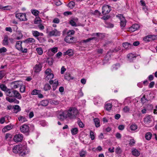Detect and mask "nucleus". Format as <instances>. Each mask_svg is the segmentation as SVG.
<instances>
[{
	"label": "nucleus",
	"mask_w": 157,
	"mask_h": 157,
	"mask_svg": "<svg viewBox=\"0 0 157 157\" xmlns=\"http://www.w3.org/2000/svg\"><path fill=\"white\" fill-rule=\"evenodd\" d=\"M26 148L25 146L22 145H16L13 149V151L15 153H19L22 156H24L26 154Z\"/></svg>",
	"instance_id": "f257e3e1"
},
{
	"label": "nucleus",
	"mask_w": 157,
	"mask_h": 157,
	"mask_svg": "<svg viewBox=\"0 0 157 157\" xmlns=\"http://www.w3.org/2000/svg\"><path fill=\"white\" fill-rule=\"evenodd\" d=\"M8 92V93L6 95L7 96H8L7 97L10 98L14 97L19 100L21 99L22 98L21 95L16 90L10 89Z\"/></svg>",
	"instance_id": "f03ea898"
},
{
	"label": "nucleus",
	"mask_w": 157,
	"mask_h": 157,
	"mask_svg": "<svg viewBox=\"0 0 157 157\" xmlns=\"http://www.w3.org/2000/svg\"><path fill=\"white\" fill-rule=\"evenodd\" d=\"M69 116V119H72L76 117L78 113V110L75 108H70L67 110Z\"/></svg>",
	"instance_id": "7ed1b4c3"
},
{
	"label": "nucleus",
	"mask_w": 157,
	"mask_h": 157,
	"mask_svg": "<svg viewBox=\"0 0 157 157\" xmlns=\"http://www.w3.org/2000/svg\"><path fill=\"white\" fill-rule=\"evenodd\" d=\"M67 110L64 111L61 113H60L58 116V118L61 121H63L67 118H69Z\"/></svg>",
	"instance_id": "20e7f679"
},
{
	"label": "nucleus",
	"mask_w": 157,
	"mask_h": 157,
	"mask_svg": "<svg viewBox=\"0 0 157 157\" xmlns=\"http://www.w3.org/2000/svg\"><path fill=\"white\" fill-rule=\"evenodd\" d=\"M45 79L47 80H51L53 78L54 75L52 73L51 70L49 68L46 70L45 71Z\"/></svg>",
	"instance_id": "39448f33"
},
{
	"label": "nucleus",
	"mask_w": 157,
	"mask_h": 157,
	"mask_svg": "<svg viewBox=\"0 0 157 157\" xmlns=\"http://www.w3.org/2000/svg\"><path fill=\"white\" fill-rule=\"evenodd\" d=\"M15 17L20 21H26L27 20L26 14L22 13H18L15 14Z\"/></svg>",
	"instance_id": "423d86ee"
},
{
	"label": "nucleus",
	"mask_w": 157,
	"mask_h": 157,
	"mask_svg": "<svg viewBox=\"0 0 157 157\" xmlns=\"http://www.w3.org/2000/svg\"><path fill=\"white\" fill-rule=\"evenodd\" d=\"M111 10V7L107 5H104L102 7V13L104 15H105L109 13Z\"/></svg>",
	"instance_id": "0eeeda50"
},
{
	"label": "nucleus",
	"mask_w": 157,
	"mask_h": 157,
	"mask_svg": "<svg viewBox=\"0 0 157 157\" xmlns=\"http://www.w3.org/2000/svg\"><path fill=\"white\" fill-rule=\"evenodd\" d=\"M47 33H48V34L50 36H59L60 34V32L58 31L56 29H54L49 32L48 29H47Z\"/></svg>",
	"instance_id": "6e6552de"
},
{
	"label": "nucleus",
	"mask_w": 157,
	"mask_h": 157,
	"mask_svg": "<svg viewBox=\"0 0 157 157\" xmlns=\"http://www.w3.org/2000/svg\"><path fill=\"white\" fill-rule=\"evenodd\" d=\"M21 132L24 133L28 132L29 130V127L26 124H24L20 127Z\"/></svg>",
	"instance_id": "1a4fd4ad"
},
{
	"label": "nucleus",
	"mask_w": 157,
	"mask_h": 157,
	"mask_svg": "<svg viewBox=\"0 0 157 157\" xmlns=\"http://www.w3.org/2000/svg\"><path fill=\"white\" fill-rule=\"evenodd\" d=\"M21 82L19 81H14L11 83V87L12 89H15L20 87L21 86Z\"/></svg>",
	"instance_id": "9d476101"
},
{
	"label": "nucleus",
	"mask_w": 157,
	"mask_h": 157,
	"mask_svg": "<svg viewBox=\"0 0 157 157\" xmlns=\"http://www.w3.org/2000/svg\"><path fill=\"white\" fill-rule=\"evenodd\" d=\"M23 136L22 134H16L14 137L13 140L16 142H21L23 140Z\"/></svg>",
	"instance_id": "9b49d317"
},
{
	"label": "nucleus",
	"mask_w": 157,
	"mask_h": 157,
	"mask_svg": "<svg viewBox=\"0 0 157 157\" xmlns=\"http://www.w3.org/2000/svg\"><path fill=\"white\" fill-rule=\"evenodd\" d=\"M78 22V19L76 17H74L71 18L70 20V24L73 26H77V23Z\"/></svg>",
	"instance_id": "f8f14e48"
},
{
	"label": "nucleus",
	"mask_w": 157,
	"mask_h": 157,
	"mask_svg": "<svg viewBox=\"0 0 157 157\" xmlns=\"http://www.w3.org/2000/svg\"><path fill=\"white\" fill-rule=\"evenodd\" d=\"M6 100L10 103L13 102L15 104H19V101L17 100L15 98H12L9 97H6Z\"/></svg>",
	"instance_id": "ddd939ff"
},
{
	"label": "nucleus",
	"mask_w": 157,
	"mask_h": 157,
	"mask_svg": "<svg viewBox=\"0 0 157 157\" xmlns=\"http://www.w3.org/2000/svg\"><path fill=\"white\" fill-rule=\"evenodd\" d=\"M32 34L33 36L36 39L39 36H43L44 34L41 33H40L37 31L32 30Z\"/></svg>",
	"instance_id": "4468645a"
},
{
	"label": "nucleus",
	"mask_w": 157,
	"mask_h": 157,
	"mask_svg": "<svg viewBox=\"0 0 157 157\" xmlns=\"http://www.w3.org/2000/svg\"><path fill=\"white\" fill-rule=\"evenodd\" d=\"M120 25L121 27H124L126 25V21L125 18L123 17V15H120Z\"/></svg>",
	"instance_id": "2eb2a0df"
},
{
	"label": "nucleus",
	"mask_w": 157,
	"mask_h": 157,
	"mask_svg": "<svg viewBox=\"0 0 157 157\" xmlns=\"http://www.w3.org/2000/svg\"><path fill=\"white\" fill-rule=\"evenodd\" d=\"M73 37L71 35H67L65 38L64 40L67 43H71L73 42Z\"/></svg>",
	"instance_id": "dca6fc26"
},
{
	"label": "nucleus",
	"mask_w": 157,
	"mask_h": 157,
	"mask_svg": "<svg viewBox=\"0 0 157 157\" xmlns=\"http://www.w3.org/2000/svg\"><path fill=\"white\" fill-rule=\"evenodd\" d=\"M49 83L50 84H53L52 88L53 90H55L57 86L58 85V81L57 80L56 81L54 82L53 80H50L49 81Z\"/></svg>",
	"instance_id": "f3484780"
},
{
	"label": "nucleus",
	"mask_w": 157,
	"mask_h": 157,
	"mask_svg": "<svg viewBox=\"0 0 157 157\" xmlns=\"http://www.w3.org/2000/svg\"><path fill=\"white\" fill-rule=\"evenodd\" d=\"M0 88L2 90L4 91L5 92L6 95L8 93V91H9L10 89L8 88L5 85L3 84H1L0 85Z\"/></svg>",
	"instance_id": "a211bd4d"
},
{
	"label": "nucleus",
	"mask_w": 157,
	"mask_h": 157,
	"mask_svg": "<svg viewBox=\"0 0 157 157\" xmlns=\"http://www.w3.org/2000/svg\"><path fill=\"white\" fill-rule=\"evenodd\" d=\"M42 68L41 65L40 64H36L34 67L35 72H38L41 70Z\"/></svg>",
	"instance_id": "6ab92c4d"
},
{
	"label": "nucleus",
	"mask_w": 157,
	"mask_h": 157,
	"mask_svg": "<svg viewBox=\"0 0 157 157\" xmlns=\"http://www.w3.org/2000/svg\"><path fill=\"white\" fill-rule=\"evenodd\" d=\"M139 28V26L137 24H134L132 25V26L129 28V29L130 31L132 32H134L137 29Z\"/></svg>",
	"instance_id": "aec40b11"
},
{
	"label": "nucleus",
	"mask_w": 157,
	"mask_h": 157,
	"mask_svg": "<svg viewBox=\"0 0 157 157\" xmlns=\"http://www.w3.org/2000/svg\"><path fill=\"white\" fill-rule=\"evenodd\" d=\"M122 45L124 49L127 50L131 49L132 47V44L128 42L123 43Z\"/></svg>",
	"instance_id": "412c9836"
},
{
	"label": "nucleus",
	"mask_w": 157,
	"mask_h": 157,
	"mask_svg": "<svg viewBox=\"0 0 157 157\" xmlns=\"http://www.w3.org/2000/svg\"><path fill=\"white\" fill-rule=\"evenodd\" d=\"M35 40L33 38H28L23 41V42L24 43L30 44L31 43H34L35 42Z\"/></svg>",
	"instance_id": "4be33fe9"
},
{
	"label": "nucleus",
	"mask_w": 157,
	"mask_h": 157,
	"mask_svg": "<svg viewBox=\"0 0 157 157\" xmlns=\"http://www.w3.org/2000/svg\"><path fill=\"white\" fill-rule=\"evenodd\" d=\"M48 104V101L47 100H43L41 101L39 104H38V106L41 105L42 106H47Z\"/></svg>",
	"instance_id": "5701e85b"
},
{
	"label": "nucleus",
	"mask_w": 157,
	"mask_h": 157,
	"mask_svg": "<svg viewBox=\"0 0 157 157\" xmlns=\"http://www.w3.org/2000/svg\"><path fill=\"white\" fill-rule=\"evenodd\" d=\"M13 128V126L10 125H9L6 126L4 128L2 131L4 132H5L7 131L8 130H10Z\"/></svg>",
	"instance_id": "b1692460"
},
{
	"label": "nucleus",
	"mask_w": 157,
	"mask_h": 157,
	"mask_svg": "<svg viewBox=\"0 0 157 157\" xmlns=\"http://www.w3.org/2000/svg\"><path fill=\"white\" fill-rule=\"evenodd\" d=\"M22 43V42L21 41H19L17 42L15 46L16 48L19 50H20L22 49L21 44Z\"/></svg>",
	"instance_id": "393cba45"
},
{
	"label": "nucleus",
	"mask_w": 157,
	"mask_h": 157,
	"mask_svg": "<svg viewBox=\"0 0 157 157\" xmlns=\"http://www.w3.org/2000/svg\"><path fill=\"white\" fill-rule=\"evenodd\" d=\"M18 118L19 121L21 123L27 121L26 118L24 116H19Z\"/></svg>",
	"instance_id": "a878e982"
},
{
	"label": "nucleus",
	"mask_w": 157,
	"mask_h": 157,
	"mask_svg": "<svg viewBox=\"0 0 157 157\" xmlns=\"http://www.w3.org/2000/svg\"><path fill=\"white\" fill-rule=\"evenodd\" d=\"M17 36L16 37V40H20L21 39L23 36V35L21 31H17Z\"/></svg>",
	"instance_id": "bb28decb"
},
{
	"label": "nucleus",
	"mask_w": 157,
	"mask_h": 157,
	"mask_svg": "<svg viewBox=\"0 0 157 157\" xmlns=\"http://www.w3.org/2000/svg\"><path fill=\"white\" fill-rule=\"evenodd\" d=\"M64 55H68L69 56H72L73 55V51L71 49H69L64 53Z\"/></svg>",
	"instance_id": "cd10ccee"
},
{
	"label": "nucleus",
	"mask_w": 157,
	"mask_h": 157,
	"mask_svg": "<svg viewBox=\"0 0 157 157\" xmlns=\"http://www.w3.org/2000/svg\"><path fill=\"white\" fill-rule=\"evenodd\" d=\"M8 44L9 42L8 40V36H5L3 40L2 44L4 45H8Z\"/></svg>",
	"instance_id": "c85d7f7f"
},
{
	"label": "nucleus",
	"mask_w": 157,
	"mask_h": 157,
	"mask_svg": "<svg viewBox=\"0 0 157 157\" xmlns=\"http://www.w3.org/2000/svg\"><path fill=\"white\" fill-rule=\"evenodd\" d=\"M94 122L96 127H98L100 126V121L98 118H95L94 119Z\"/></svg>",
	"instance_id": "c756f323"
},
{
	"label": "nucleus",
	"mask_w": 157,
	"mask_h": 157,
	"mask_svg": "<svg viewBox=\"0 0 157 157\" xmlns=\"http://www.w3.org/2000/svg\"><path fill=\"white\" fill-rule=\"evenodd\" d=\"M132 153L133 155L136 156H139L140 154L139 151L136 149L133 150L132 151Z\"/></svg>",
	"instance_id": "7c9ffc66"
},
{
	"label": "nucleus",
	"mask_w": 157,
	"mask_h": 157,
	"mask_svg": "<svg viewBox=\"0 0 157 157\" xmlns=\"http://www.w3.org/2000/svg\"><path fill=\"white\" fill-rule=\"evenodd\" d=\"M152 136V134L150 132H147L145 136V138L147 140H149L151 138Z\"/></svg>",
	"instance_id": "2f4dec72"
},
{
	"label": "nucleus",
	"mask_w": 157,
	"mask_h": 157,
	"mask_svg": "<svg viewBox=\"0 0 157 157\" xmlns=\"http://www.w3.org/2000/svg\"><path fill=\"white\" fill-rule=\"evenodd\" d=\"M65 78L68 80L73 79V78L71 77L70 74L69 73H66L65 76Z\"/></svg>",
	"instance_id": "473e14b6"
},
{
	"label": "nucleus",
	"mask_w": 157,
	"mask_h": 157,
	"mask_svg": "<svg viewBox=\"0 0 157 157\" xmlns=\"http://www.w3.org/2000/svg\"><path fill=\"white\" fill-rule=\"evenodd\" d=\"M71 133L73 135L77 134L78 132V128H72L71 130Z\"/></svg>",
	"instance_id": "72a5a7b5"
},
{
	"label": "nucleus",
	"mask_w": 157,
	"mask_h": 157,
	"mask_svg": "<svg viewBox=\"0 0 157 157\" xmlns=\"http://www.w3.org/2000/svg\"><path fill=\"white\" fill-rule=\"evenodd\" d=\"M143 40L146 42L151 41L150 35H147L143 38Z\"/></svg>",
	"instance_id": "f704fd0d"
},
{
	"label": "nucleus",
	"mask_w": 157,
	"mask_h": 157,
	"mask_svg": "<svg viewBox=\"0 0 157 157\" xmlns=\"http://www.w3.org/2000/svg\"><path fill=\"white\" fill-rule=\"evenodd\" d=\"M75 2L71 1L68 4V6L71 9H72L75 7Z\"/></svg>",
	"instance_id": "c9c22d12"
},
{
	"label": "nucleus",
	"mask_w": 157,
	"mask_h": 157,
	"mask_svg": "<svg viewBox=\"0 0 157 157\" xmlns=\"http://www.w3.org/2000/svg\"><path fill=\"white\" fill-rule=\"evenodd\" d=\"M137 126L135 124H132L130 126V128L132 131H135L137 128Z\"/></svg>",
	"instance_id": "e433bc0d"
},
{
	"label": "nucleus",
	"mask_w": 157,
	"mask_h": 157,
	"mask_svg": "<svg viewBox=\"0 0 157 157\" xmlns=\"http://www.w3.org/2000/svg\"><path fill=\"white\" fill-rule=\"evenodd\" d=\"M31 12L35 16H37L39 13V11L36 10H31Z\"/></svg>",
	"instance_id": "4c0bfd02"
},
{
	"label": "nucleus",
	"mask_w": 157,
	"mask_h": 157,
	"mask_svg": "<svg viewBox=\"0 0 157 157\" xmlns=\"http://www.w3.org/2000/svg\"><path fill=\"white\" fill-rule=\"evenodd\" d=\"M112 107V104L111 103H108L105 105V108L106 110H109L111 109Z\"/></svg>",
	"instance_id": "58836bf2"
},
{
	"label": "nucleus",
	"mask_w": 157,
	"mask_h": 157,
	"mask_svg": "<svg viewBox=\"0 0 157 157\" xmlns=\"http://www.w3.org/2000/svg\"><path fill=\"white\" fill-rule=\"evenodd\" d=\"M40 91L39 90L35 89L33 90L31 94L33 95H38L39 93H40Z\"/></svg>",
	"instance_id": "ea45409f"
},
{
	"label": "nucleus",
	"mask_w": 157,
	"mask_h": 157,
	"mask_svg": "<svg viewBox=\"0 0 157 157\" xmlns=\"http://www.w3.org/2000/svg\"><path fill=\"white\" fill-rule=\"evenodd\" d=\"M44 90L47 91L51 89V86L49 84H47L44 85Z\"/></svg>",
	"instance_id": "a19ab883"
},
{
	"label": "nucleus",
	"mask_w": 157,
	"mask_h": 157,
	"mask_svg": "<svg viewBox=\"0 0 157 157\" xmlns=\"http://www.w3.org/2000/svg\"><path fill=\"white\" fill-rule=\"evenodd\" d=\"M20 91L21 93H24L25 91V86L24 85H23L22 84H21V86H20Z\"/></svg>",
	"instance_id": "79ce46f5"
},
{
	"label": "nucleus",
	"mask_w": 157,
	"mask_h": 157,
	"mask_svg": "<svg viewBox=\"0 0 157 157\" xmlns=\"http://www.w3.org/2000/svg\"><path fill=\"white\" fill-rule=\"evenodd\" d=\"M37 39L40 43L44 42L46 40L44 38L41 37H38Z\"/></svg>",
	"instance_id": "37998d69"
},
{
	"label": "nucleus",
	"mask_w": 157,
	"mask_h": 157,
	"mask_svg": "<svg viewBox=\"0 0 157 157\" xmlns=\"http://www.w3.org/2000/svg\"><path fill=\"white\" fill-rule=\"evenodd\" d=\"M86 151H84L83 150H82L80 152V155L81 157H84L86 154Z\"/></svg>",
	"instance_id": "c03bdc74"
},
{
	"label": "nucleus",
	"mask_w": 157,
	"mask_h": 157,
	"mask_svg": "<svg viewBox=\"0 0 157 157\" xmlns=\"http://www.w3.org/2000/svg\"><path fill=\"white\" fill-rule=\"evenodd\" d=\"M141 101L142 103L144 104L148 100L145 98V95H144L141 99Z\"/></svg>",
	"instance_id": "a18cd8bd"
},
{
	"label": "nucleus",
	"mask_w": 157,
	"mask_h": 157,
	"mask_svg": "<svg viewBox=\"0 0 157 157\" xmlns=\"http://www.w3.org/2000/svg\"><path fill=\"white\" fill-rule=\"evenodd\" d=\"M121 48L120 47H116L115 49H114L110 51V52L111 53H112L113 52H117L121 50Z\"/></svg>",
	"instance_id": "49530a36"
},
{
	"label": "nucleus",
	"mask_w": 157,
	"mask_h": 157,
	"mask_svg": "<svg viewBox=\"0 0 157 157\" xmlns=\"http://www.w3.org/2000/svg\"><path fill=\"white\" fill-rule=\"evenodd\" d=\"M36 51L39 55H41L43 54V51L41 48H36Z\"/></svg>",
	"instance_id": "de8ad7c7"
},
{
	"label": "nucleus",
	"mask_w": 157,
	"mask_h": 157,
	"mask_svg": "<svg viewBox=\"0 0 157 157\" xmlns=\"http://www.w3.org/2000/svg\"><path fill=\"white\" fill-rule=\"evenodd\" d=\"M50 103L52 105H57L59 104V101L58 100H52L50 101Z\"/></svg>",
	"instance_id": "09e8293b"
},
{
	"label": "nucleus",
	"mask_w": 157,
	"mask_h": 157,
	"mask_svg": "<svg viewBox=\"0 0 157 157\" xmlns=\"http://www.w3.org/2000/svg\"><path fill=\"white\" fill-rule=\"evenodd\" d=\"M130 110V108L128 106H125L123 109V111L125 113L129 112Z\"/></svg>",
	"instance_id": "8fccbe9b"
},
{
	"label": "nucleus",
	"mask_w": 157,
	"mask_h": 157,
	"mask_svg": "<svg viewBox=\"0 0 157 157\" xmlns=\"http://www.w3.org/2000/svg\"><path fill=\"white\" fill-rule=\"evenodd\" d=\"M115 152L117 154H120L121 153L122 151L120 147H117L116 149Z\"/></svg>",
	"instance_id": "3c124183"
},
{
	"label": "nucleus",
	"mask_w": 157,
	"mask_h": 157,
	"mask_svg": "<svg viewBox=\"0 0 157 157\" xmlns=\"http://www.w3.org/2000/svg\"><path fill=\"white\" fill-rule=\"evenodd\" d=\"M14 107V109L15 110H17L18 111H20L21 110V109L20 106L18 105H15Z\"/></svg>",
	"instance_id": "603ef678"
},
{
	"label": "nucleus",
	"mask_w": 157,
	"mask_h": 157,
	"mask_svg": "<svg viewBox=\"0 0 157 157\" xmlns=\"http://www.w3.org/2000/svg\"><path fill=\"white\" fill-rule=\"evenodd\" d=\"M50 50L52 52L55 53L57 52L58 48L56 47H54L51 48Z\"/></svg>",
	"instance_id": "864d4df0"
},
{
	"label": "nucleus",
	"mask_w": 157,
	"mask_h": 157,
	"mask_svg": "<svg viewBox=\"0 0 157 157\" xmlns=\"http://www.w3.org/2000/svg\"><path fill=\"white\" fill-rule=\"evenodd\" d=\"M11 8L10 6H3L2 8L3 10H10Z\"/></svg>",
	"instance_id": "5fc2aeb1"
},
{
	"label": "nucleus",
	"mask_w": 157,
	"mask_h": 157,
	"mask_svg": "<svg viewBox=\"0 0 157 157\" xmlns=\"http://www.w3.org/2000/svg\"><path fill=\"white\" fill-rule=\"evenodd\" d=\"M151 41L157 39V35H150Z\"/></svg>",
	"instance_id": "6e6d98bb"
},
{
	"label": "nucleus",
	"mask_w": 157,
	"mask_h": 157,
	"mask_svg": "<svg viewBox=\"0 0 157 157\" xmlns=\"http://www.w3.org/2000/svg\"><path fill=\"white\" fill-rule=\"evenodd\" d=\"M78 123L79 126L80 128H83L84 127V124L81 121H78Z\"/></svg>",
	"instance_id": "4d7b16f0"
},
{
	"label": "nucleus",
	"mask_w": 157,
	"mask_h": 157,
	"mask_svg": "<svg viewBox=\"0 0 157 157\" xmlns=\"http://www.w3.org/2000/svg\"><path fill=\"white\" fill-rule=\"evenodd\" d=\"M90 136L92 140H93L94 139V133L93 131H91L90 132Z\"/></svg>",
	"instance_id": "13d9d810"
},
{
	"label": "nucleus",
	"mask_w": 157,
	"mask_h": 157,
	"mask_svg": "<svg viewBox=\"0 0 157 157\" xmlns=\"http://www.w3.org/2000/svg\"><path fill=\"white\" fill-rule=\"evenodd\" d=\"M7 51L5 47H3L0 48V53L6 52Z\"/></svg>",
	"instance_id": "bf43d9fd"
},
{
	"label": "nucleus",
	"mask_w": 157,
	"mask_h": 157,
	"mask_svg": "<svg viewBox=\"0 0 157 157\" xmlns=\"http://www.w3.org/2000/svg\"><path fill=\"white\" fill-rule=\"evenodd\" d=\"M144 121L147 123H150L151 121L150 118L149 117H147L144 119Z\"/></svg>",
	"instance_id": "052dcab7"
},
{
	"label": "nucleus",
	"mask_w": 157,
	"mask_h": 157,
	"mask_svg": "<svg viewBox=\"0 0 157 157\" xmlns=\"http://www.w3.org/2000/svg\"><path fill=\"white\" fill-rule=\"evenodd\" d=\"M72 14V12L70 11H66L63 13V14L65 16H67L69 15H71Z\"/></svg>",
	"instance_id": "680f3d73"
},
{
	"label": "nucleus",
	"mask_w": 157,
	"mask_h": 157,
	"mask_svg": "<svg viewBox=\"0 0 157 157\" xmlns=\"http://www.w3.org/2000/svg\"><path fill=\"white\" fill-rule=\"evenodd\" d=\"M59 20L57 18H56L54 19L53 22L55 23H59Z\"/></svg>",
	"instance_id": "e2e57ef3"
},
{
	"label": "nucleus",
	"mask_w": 157,
	"mask_h": 157,
	"mask_svg": "<svg viewBox=\"0 0 157 157\" xmlns=\"http://www.w3.org/2000/svg\"><path fill=\"white\" fill-rule=\"evenodd\" d=\"M4 74L3 71H0V79H1L4 76Z\"/></svg>",
	"instance_id": "0e129e2a"
},
{
	"label": "nucleus",
	"mask_w": 157,
	"mask_h": 157,
	"mask_svg": "<svg viewBox=\"0 0 157 157\" xmlns=\"http://www.w3.org/2000/svg\"><path fill=\"white\" fill-rule=\"evenodd\" d=\"M135 141L134 139H131L130 140L129 144L130 145L132 146L135 144Z\"/></svg>",
	"instance_id": "69168bd1"
},
{
	"label": "nucleus",
	"mask_w": 157,
	"mask_h": 157,
	"mask_svg": "<svg viewBox=\"0 0 157 157\" xmlns=\"http://www.w3.org/2000/svg\"><path fill=\"white\" fill-rule=\"evenodd\" d=\"M75 33V31L73 30L69 31L67 33L68 35H73Z\"/></svg>",
	"instance_id": "338daca9"
},
{
	"label": "nucleus",
	"mask_w": 157,
	"mask_h": 157,
	"mask_svg": "<svg viewBox=\"0 0 157 157\" xmlns=\"http://www.w3.org/2000/svg\"><path fill=\"white\" fill-rule=\"evenodd\" d=\"M124 128V126L123 125H120L119 126L118 128L120 130H123Z\"/></svg>",
	"instance_id": "774afa93"
}]
</instances>
